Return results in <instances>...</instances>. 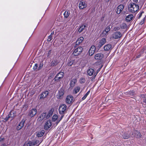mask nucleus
Returning <instances> with one entry per match:
<instances>
[{
  "instance_id": "obj_47",
  "label": "nucleus",
  "mask_w": 146,
  "mask_h": 146,
  "mask_svg": "<svg viewBox=\"0 0 146 146\" xmlns=\"http://www.w3.org/2000/svg\"><path fill=\"white\" fill-rule=\"evenodd\" d=\"M120 28L119 27H116L114 28V30L115 31H117L120 30Z\"/></svg>"
},
{
  "instance_id": "obj_12",
  "label": "nucleus",
  "mask_w": 146,
  "mask_h": 146,
  "mask_svg": "<svg viewBox=\"0 0 146 146\" xmlns=\"http://www.w3.org/2000/svg\"><path fill=\"white\" fill-rule=\"evenodd\" d=\"M64 90L63 89H60L58 92V94L57 95V98L58 99H61L62 98L64 94Z\"/></svg>"
},
{
  "instance_id": "obj_42",
  "label": "nucleus",
  "mask_w": 146,
  "mask_h": 146,
  "mask_svg": "<svg viewBox=\"0 0 146 146\" xmlns=\"http://www.w3.org/2000/svg\"><path fill=\"white\" fill-rule=\"evenodd\" d=\"M25 145H26V146H32L33 145L32 144V143L30 142L26 143Z\"/></svg>"
},
{
  "instance_id": "obj_41",
  "label": "nucleus",
  "mask_w": 146,
  "mask_h": 146,
  "mask_svg": "<svg viewBox=\"0 0 146 146\" xmlns=\"http://www.w3.org/2000/svg\"><path fill=\"white\" fill-rule=\"evenodd\" d=\"M80 82L81 83H84L85 82V78H82L80 79Z\"/></svg>"
},
{
  "instance_id": "obj_2",
  "label": "nucleus",
  "mask_w": 146,
  "mask_h": 146,
  "mask_svg": "<svg viewBox=\"0 0 146 146\" xmlns=\"http://www.w3.org/2000/svg\"><path fill=\"white\" fill-rule=\"evenodd\" d=\"M139 9L138 5L132 3L128 5V9L129 11L132 13H135Z\"/></svg>"
},
{
  "instance_id": "obj_37",
  "label": "nucleus",
  "mask_w": 146,
  "mask_h": 146,
  "mask_svg": "<svg viewBox=\"0 0 146 146\" xmlns=\"http://www.w3.org/2000/svg\"><path fill=\"white\" fill-rule=\"evenodd\" d=\"M120 28L122 29H125L127 27V25L125 23H122L121 24L120 26Z\"/></svg>"
},
{
  "instance_id": "obj_26",
  "label": "nucleus",
  "mask_w": 146,
  "mask_h": 146,
  "mask_svg": "<svg viewBox=\"0 0 146 146\" xmlns=\"http://www.w3.org/2000/svg\"><path fill=\"white\" fill-rule=\"evenodd\" d=\"M77 82V80L76 79H73L71 81L70 87L73 88L75 86V84Z\"/></svg>"
},
{
  "instance_id": "obj_6",
  "label": "nucleus",
  "mask_w": 146,
  "mask_h": 146,
  "mask_svg": "<svg viewBox=\"0 0 146 146\" xmlns=\"http://www.w3.org/2000/svg\"><path fill=\"white\" fill-rule=\"evenodd\" d=\"M37 113V110L35 108H33L30 110L28 113V115L31 117L35 116Z\"/></svg>"
},
{
  "instance_id": "obj_53",
  "label": "nucleus",
  "mask_w": 146,
  "mask_h": 146,
  "mask_svg": "<svg viewBox=\"0 0 146 146\" xmlns=\"http://www.w3.org/2000/svg\"><path fill=\"white\" fill-rule=\"evenodd\" d=\"M141 56L140 55H139L136 56V58H139Z\"/></svg>"
},
{
  "instance_id": "obj_58",
  "label": "nucleus",
  "mask_w": 146,
  "mask_h": 146,
  "mask_svg": "<svg viewBox=\"0 0 146 146\" xmlns=\"http://www.w3.org/2000/svg\"><path fill=\"white\" fill-rule=\"evenodd\" d=\"M145 74H146V72H145Z\"/></svg>"
},
{
  "instance_id": "obj_46",
  "label": "nucleus",
  "mask_w": 146,
  "mask_h": 146,
  "mask_svg": "<svg viewBox=\"0 0 146 146\" xmlns=\"http://www.w3.org/2000/svg\"><path fill=\"white\" fill-rule=\"evenodd\" d=\"M52 35H49L48 39V41L49 42L51 41V40H52Z\"/></svg>"
},
{
  "instance_id": "obj_29",
  "label": "nucleus",
  "mask_w": 146,
  "mask_h": 146,
  "mask_svg": "<svg viewBox=\"0 0 146 146\" xmlns=\"http://www.w3.org/2000/svg\"><path fill=\"white\" fill-rule=\"evenodd\" d=\"M75 63V60L72 59L69 60L67 63V65L69 66H71Z\"/></svg>"
},
{
  "instance_id": "obj_16",
  "label": "nucleus",
  "mask_w": 146,
  "mask_h": 146,
  "mask_svg": "<svg viewBox=\"0 0 146 146\" xmlns=\"http://www.w3.org/2000/svg\"><path fill=\"white\" fill-rule=\"evenodd\" d=\"M106 42V39L104 38H102L100 40L98 43V47L100 48Z\"/></svg>"
},
{
  "instance_id": "obj_54",
  "label": "nucleus",
  "mask_w": 146,
  "mask_h": 146,
  "mask_svg": "<svg viewBox=\"0 0 146 146\" xmlns=\"http://www.w3.org/2000/svg\"><path fill=\"white\" fill-rule=\"evenodd\" d=\"M133 1L135 3H137L138 1L137 0H133Z\"/></svg>"
},
{
  "instance_id": "obj_4",
  "label": "nucleus",
  "mask_w": 146,
  "mask_h": 146,
  "mask_svg": "<svg viewBox=\"0 0 146 146\" xmlns=\"http://www.w3.org/2000/svg\"><path fill=\"white\" fill-rule=\"evenodd\" d=\"M83 49L81 47H78L74 51L73 54L74 56H78L80 54L83 50Z\"/></svg>"
},
{
  "instance_id": "obj_28",
  "label": "nucleus",
  "mask_w": 146,
  "mask_h": 146,
  "mask_svg": "<svg viewBox=\"0 0 146 146\" xmlns=\"http://www.w3.org/2000/svg\"><path fill=\"white\" fill-rule=\"evenodd\" d=\"M42 140H41L40 142L38 140H35L32 142L33 145H35L37 144L39 145L42 142Z\"/></svg>"
},
{
  "instance_id": "obj_44",
  "label": "nucleus",
  "mask_w": 146,
  "mask_h": 146,
  "mask_svg": "<svg viewBox=\"0 0 146 146\" xmlns=\"http://www.w3.org/2000/svg\"><path fill=\"white\" fill-rule=\"evenodd\" d=\"M90 10L91 11V13H93L95 11V8L94 7H92L90 8Z\"/></svg>"
},
{
  "instance_id": "obj_8",
  "label": "nucleus",
  "mask_w": 146,
  "mask_h": 146,
  "mask_svg": "<svg viewBox=\"0 0 146 146\" xmlns=\"http://www.w3.org/2000/svg\"><path fill=\"white\" fill-rule=\"evenodd\" d=\"M86 6V4L84 1H81L80 2L79 4V7L80 9H83L85 8Z\"/></svg>"
},
{
  "instance_id": "obj_49",
  "label": "nucleus",
  "mask_w": 146,
  "mask_h": 146,
  "mask_svg": "<svg viewBox=\"0 0 146 146\" xmlns=\"http://www.w3.org/2000/svg\"><path fill=\"white\" fill-rule=\"evenodd\" d=\"M0 146H7V145H6V143H2L0 145Z\"/></svg>"
},
{
  "instance_id": "obj_1",
  "label": "nucleus",
  "mask_w": 146,
  "mask_h": 146,
  "mask_svg": "<svg viewBox=\"0 0 146 146\" xmlns=\"http://www.w3.org/2000/svg\"><path fill=\"white\" fill-rule=\"evenodd\" d=\"M67 106L65 104L61 105L59 108V112L61 115L60 118L58 121L57 123V124L62 119L64 114L66 113Z\"/></svg>"
},
{
  "instance_id": "obj_25",
  "label": "nucleus",
  "mask_w": 146,
  "mask_h": 146,
  "mask_svg": "<svg viewBox=\"0 0 146 146\" xmlns=\"http://www.w3.org/2000/svg\"><path fill=\"white\" fill-rule=\"evenodd\" d=\"M133 17V15H129L126 17L125 19L127 21L129 22L132 20Z\"/></svg>"
},
{
  "instance_id": "obj_36",
  "label": "nucleus",
  "mask_w": 146,
  "mask_h": 146,
  "mask_svg": "<svg viewBox=\"0 0 146 146\" xmlns=\"http://www.w3.org/2000/svg\"><path fill=\"white\" fill-rule=\"evenodd\" d=\"M53 113V111L52 110H50L47 114V116H46V119L48 118L49 117L51 116Z\"/></svg>"
},
{
  "instance_id": "obj_24",
  "label": "nucleus",
  "mask_w": 146,
  "mask_h": 146,
  "mask_svg": "<svg viewBox=\"0 0 146 146\" xmlns=\"http://www.w3.org/2000/svg\"><path fill=\"white\" fill-rule=\"evenodd\" d=\"M59 62V61L57 60H52L51 62V66H55Z\"/></svg>"
},
{
  "instance_id": "obj_56",
  "label": "nucleus",
  "mask_w": 146,
  "mask_h": 146,
  "mask_svg": "<svg viewBox=\"0 0 146 146\" xmlns=\"http://www.w3.org/2000/svg\"><path fill=\"white\" fill-rule=\"evenodd\" d=\"M54 34V32H52L51 33V34H50V35H53V34Z\"/></svg>"
},
{
  "instance_id": "obj_45",
  "label": "nucleus",
  "mask_w": 146,
  "mask_h": 146,
  "mask_svg": "<svg viewBox=\"0 0 146 146\" xmlns=\"http://www.w3.org/2000/svg\"><path fill=\"white\" fill-rule=\"evenodd\" d=\"M38 64H35V65L33 67V69L35 70L37 69H38Z\"/></svg>"
},
{
  "instance_id": "obj_32",
  "label": "nucleus",
  "mask_w": 146,
  "mask_h": 146,
  "mask_svg": "<svg viewBox=\"0 0 146 146\" xmlns=\"http://www.w3.org/2000/svg\"><path fill=\"white\" fill-rule=\"evenodd\" d=\"M141 96L143 102L146 104V94H142L141 95Z\"/></svg>"
},
{
  "instance_id": "obj_39",
  "label": "nucleus",
  "mask_w": 146,
  "mask_h": 146,
  "mask_svg": "<svg viewBox=\"0 0 146 146\" xmlns=\"http://www.w3.org/2000/svg\"><path fill=\"white\" fill-rule=\"evenodd\" d=\"M9 119H10V120H11V117L9 114L4 119V121H7Z\"/></svg>"
},
{
  "instance_id": "obj_19",
  "label": "nucleus",
  "mask_w": 146,
  "mask_h": 146,
  "mask_svg": "<svg viewBox=\"0 0 146 146\" xmlns=\"http://www.w3.org/2000/svg\"><path fill=\"white\" fill-rule=\"evenodd\" d=\"M113 48L112 45L110 44H108L104 47V49L105 51H108L111 50Z\"/></svg>"
},
{
  "instance_id": "obj_10",
  "label": "nucleus",
  "mask_w": 146,
  "mask_h": 146,
  "mask_svg": "<svg viewBox=\"0 0 146 146\" xmlns=\"http://www.w3.org/2000/svg\"><path fill=\"white\" fill-rule=\"evenodd\" d=\"M110 26H108L103 31L102 34L104 36L107 35L108 34V32L110 31Z\"/></svg>"
},
{
  "instance_id": "obj_43",
  "label": "nucleus",
  "mask_w": 146,
  "mask_h": 146,
  "mask_svg": "<svg viewBox=\"0 0 146 146\" xmlns=\"http://www.w3.org/2000/svg\"><path fill=\"white\" fill-rule=\"evenodd\" d=\"M43 66V64L42 63H40L39 67H38V70H40L42 68V67Z\"/></svg>"
},
{
  "instance_id": "obj_5",
  "label": "nucleus",
  "mask_w": 146,
  "mask_h": 146,
  "mask_svg": "<svg viewBox=\"0 0 146 146\" xmlns=\"http://www.w3.org/2000/svg\"><path fill=\"white\" fill-rule=\"evenodd\" d=\"M122 36L121 33L119 31L114 33L112 35L111 37L114 39H117L120 38Z\"/></svg>"
},
{
  "instance_id": "obj_33",
  "label": "nucleus",
  "mask_w": 146,
  "mask_h": 146,
  "mask_svg": "<svg viewBox=\"0 0 146 146\" xmlns=\"http://www.w3.org/2000/svg\"><path fill=\"white\" fill-rule=\"evenodd\" d=\"M70 11H66L64 14V15L65 18H67L70 15Z\"/></svg>"
},
{
  "instance_id": "obj_38",
  "label": "nucleus",
  "mask_w": 146,
  "mask_h": 146,
  "mask_svg": "<svg viewBox=\"0 0 146 146\" xmlns=\"http://www.w3.org/2000/svg\"><path fill=\"white\" fill-rule=\"evenodd\" d=\"M90 91H89L86 94L84 95V96L82 98V100H84L86 98L87 96H88V95L90 93Z\"/></svg>"
},
{
  "instance_id": "obj_40",
  "label": "nucleus",
  "mask_w": 146,
  "mask_h": 146,
  "mask_svg": "<svg viewBox=\"0 0 146 146\" xmlns=\"http://www.w3.org/2000/svg\"><path fill=\"white\" fill-rule=\"evenodd\" d=\"M58 118V117L57 115H54L52 117V121H55Z\"/></svg>"
},
{
  "instance_id": "obj_30",
  "label": "nucleus",
  "mask_w": 146,
  "mask_h": 146,
  "mask_svg": "<svg viewBox=\"0 0 146 146\" xmlns=\"http://www.w3.org/2000/svg\"><path fill=\"white\" fill-rule=\"evenodd\" d=\"M122 137L124 139H128L130 137L129 135L127 133H124L121 134Z\"/></svg>"
},
{
  "instance_id": "obj_23",
  "label": "nucleus",
  "mask_w": 146,
  "mask_h": 146,
  "mask_svg": "<svg viewBox=\"0 0 146 146\" xmlns=\"http://www.w3.org/2000/svg\"><path fill=\"white\" fill-rule=\"evenodd\" d=\"M86 26L85 25H82L80 26L78 32L79 33H80L82 31H84L85 32L86 30L85 29Z\"/></svg>"
},
{
  "instance_id": "obj_21",
  "label": "nucleus",
  "mask_w": 146,
  "mask_h": 146,
  "mask_svg": "<svg viewBox=\"0 0 146 146\" xmlns=\"http://www.w3.org/2000/svg\"><path fill=\"white\" fill-rule=\"evenodd\" d=\"M9 115L11 117V120H12L16 116V112L14 111H11L9 113Z\"/></svg>"
},
{
  "instance_id": "obj_11",
  "label": "nucleus",
  "mask_w": 146,
  "mask_h": 146,
  "mask_svg": "<svg viewBox=\"0 0 146 146\" xmlns=\"http://www.w3.org/2000/svg\"><path fill=\"white\" fill-rule=\"evenodd\" d=\"M25 122L24 119H23L22 121L20 122L18 125L17 127V129L19 130H20L24 126V124Z\"/></svg>"
},
{
  "instance_id": "obj_35",
  "label": "nucleus",
  "mask_w": 146,
  "mask_h": 146,
  "mask_svg": "<svg viewBox=\"0 0 146 146\" xmlns=\"http://www.w3.org/2000/svg\"><path fill=\"white\" fill-rule=\"evenodd\" d=\"M127 93V94L129 96H133L135 95V92L133 91H130L128 92Z\"/></svg>"
},
{
  "instance_id": "obj_3",
  "label": "nucleus",
  "mask_w": 146,
  "mask_h": 146,
  "mask_svg": "<svg viewBox=\"0 0 146 146\" xmlns=\"http://www.w3.org/2000/svg\"><path fill=\"white\" fill-rule=\"evenodd\" d=\"M64 76V73L63 72H60L57 74L55 76L54 79V81L57 82H59L60 81Z\"/></svg>"
},
{
  "instance_id": "obj_31",
  "label": "nucleus",
  "mask_w": 146,
  "mask_h": 146,
  "mask_svg": "<svg viewBox=\"0 0 146 146\" xmlns=\"http://www.w3.org/2000/svg\"><path fill=\"white\" fill-rule=\"evenodd\" d=\"M80 87L79 86H77L74 88V93L75 94H77L80 90Z\"/></svg>"
},
{
  "instance_id": "obj_9",
  "label": "nucleus",
  "mask_w": 146,
  "mask_h": 146,
  "mask_svg": "<svg viewBox=\"0 0 146 146\" xmlns=\"http://www.w3.org/2000/svg\"><path fill=\"white\" fill-rule=\"evenodd\" d=\"M52 125L51 121L50 120H48L45 123L44 128L45 129H48Z\"/></svg>"
},
{
  "instance_id": "obj_34",
  "label": "nucleus",
  "mask_w": 146,
  "mask_h": 146,
  "mask_svg": "<svg viewBox=\"0 0 146 146\" xmlns=\"http://www.w3.org/2000/svg\"><path fill=\"white\" fill-rule=\"evenodd\" d=\"M44 131L38 132L37 133V135L38 137H41L44 135Z\"/></svg>"
},
{
  "instance_id": "obj_48",
  "label": "nucleus",
  "mask_w": 146,
  "mask_h": 146,
  "mask_svg": "<svg viewBox=\"0 0 146 146\" xmlns=\"http://www.w3.org/2000/svg\"><path fill=\"white\" fill-rule=\"evenodd\" d=\"M4 137H0V141L2 142V141L4 140Z\"/></svg>"
},
{
  "instance_id": "obj_51",
  "label": "nucleus",
  "mask_w": 146,
  "mask_h": 146,
  "mask_svg": "<svg viewBox=\"0 0 146 146\" xmlns=\"http://www.w3.org/2000/svg\"><path fill=\"white\" fill-rule=\"evenodd\" d=\"M144 22V20H143V21H141L140 23V25H142L143 23Z\"/></svg>"
},
{
  "instance_id": "obj_20",
  "label": "nucleus",
  "mask_w": 146,
  "mask_h": 146,
  "mask_svg": "<svg viewBox=\"0 0 146 146\" xmlns=\"http://www.w3.org/2000/svg\"><path fill=\"white\" fill-rule=\"evenodd\" d=\"M49 93V92L48 91H44L41 94L40 99H44L48 96Z\"/></svg>"
},
{
  "instance_id": "obj_15",
  "label": "nucleus",
  "mask_w": 146,
  "mask_h": 146,
  "mask_svg": "<svg viewBox=\"0 0 146 146\" xmlns=\"http://www.w3.org/2000/svg\"><path fill=\"white\" fill-rule=\"evenodd\" d=\"M96 50V48L94 46H92L90 47L89 51V55L90 56H92L95 52Z\"/></svg>"
},
{
  "instance_id": "obj_14",
  "label": "nucleus",
  "mask_w": 146,
  "mask_h": 146,
  "mask_svg": "<svg viewBox=\"0 0 146 146\" xmlns=\"http://www.w3.org/2000/svg\"><path fill=\"white\" fill-rule=\"evenodd\" d=\"M87 72L88 75L90 76L93 75H94L95 76H96L97 75V74H96L95 73V71L94 69L92 68L89 69L87 70Z\"/></svg>"
},
{
  "instance_id": "obj_18",
  "label": "nucleus",
  "mask_w": 146,
  "mask_h": 146,
  "mask_svg": "<svg viewBox=\"0 0 146 146\" xmlns=\"http://www.w3.org/2000/svg\"><path fill=\"white\" fill-rule=\"evenodd\" d=\"M124 8L123 5H119L117 7V11L116 13L117 14H119L122 11Z\"/></svg>"
},
{
  "instance_id": "obj_59",
  "label": "nucleus",
  "mask_w": 146,
  "mask_h": 146,
  "mask_svg": "<svg viewBox=\"0 0 146 146\" xmlns=\"http://www.w3.org/2000/svg\"><path fill=\"white\" fill-rule=\"evenodd\" d=\"M24 146H26V145H24Z\"/></svg>"
},
{
  "instance_id": "obj_7",
  "label": "nucleus",
  "mask_w": 146,
  "mask_h": 146,
  "mask_svg": "<svg viewBox=\"0 0 146 146\" xmlns=\"http://www.w3.org/2000/svg\"><path fill=\"white\" fill-rule=\"evenodd\" d=\"M73 97L70 95L68 96L66 99V103L69 104H72L73 102Z\"/></svg>"
},
{
  "instance_id": "obj_57",
  "label": "nucleus",
  "mask_w": 146,
  "mask_h": 146,
  "mask_svg": "<svg viewBox=\"0 0 146 146\" xmlns=\"http://www.w3.org/2000/svg\"><path fill=\"white\" fill-rule=\"evenodd\" d=\"M107 0V1H110V0Z\"/></svg>"
},
{
  "instance_id": "obj_17",
  "label": "nucleus",
  "mask_w": 146,
  "mask_h": 146,
  "mask_svg": "<svg viewBox=\"0 0 146 146\" xmlns=\"http://www.w3.org/2000/svg\"><path fill=\"white\" fill-rule=\"evenodd\" d=\"M132 135H133L134 137H135L137 138H140L141 136L140 133L136 130H135L133 132Z\"/></svg>"
},
{
  "instance_id": "obj_52",
  "label": "nucleus",
  "mask_w": 146,
  "mask_h": 146,
  "mask_svg": "<svg viewBox=\"0 0 146 146\" xmlns=\"http://www.w3.org/2000/svg\"><path fill=\"white\" fill-rule=\"evenodd\" d=\"M143 13V12H142L139 15V18L142 15V14Z\"/></svg>"
},
{
  "instance_id": "obj_22",
  "label": "nucleus",
  "mask_w": 146,
  "mask_h": 146,
  "mask_svg": "<svg viewBox=\"0 0 146 146\" xmlns=\"http://www.w3.org/2000/svg\"><path fill=\"white\" fill-rule=\"evenodd\" d=\"M47 116V113H43L41 114L40 116L38 118L39 121H41L43 119L45 118L46 119V116Z\"/></svg>"
},
{
  "instance_id": "obj_50",
  "label": "nucleus",
  "mask_w": 146,
  "mask_h": 146,
  "mask_svg": "<svg viewBox=\"0 0 146 146\" xmlns=\"http://www.w3.org/2000/svg\"><path fill=\"white\" fill-rule=\"evenodd\" d=\"M51 50H50L48 52V56H49V55H50V54H51Z\"/></svg>"
},
{
  "instance_id": "obj_55",
  "label": "nucleus",
  "mask_w": 146,
  "mask_h": 146,
  "mask_svg": "<svg viewBox=\"0 0 146 146\" xmlns=\"http://www.w3.org/2000/svg\"><path fill=\"white\" fill-rule=\"evenodd\" d=\"M102 68V66L99 69H98V70H97V72H98L100 70V69Z\"/></svg>"
},
{
  "instance_id": "obj_13",
  "label": "nucleus",
  "mask_w": 146,
  "mask_h": 146,
  "mask_svg": "<svg viewBox=\"0 0 146 146\" xmlns=\"http://www.w3.org/2000/svg\"><path fill=\"white\" fill-rule=\"evenodd\" d=\"M104 57V55L102 53L96 54L95 56V58L97 60H101Z\"/></svg>"
},
{
  "instance_id": "obj_27",
  "label": "nucleus",
  "mask_w": 146,
  "mask_h": 146,
  "mask_svg": "<svg viewBox=\"0 0 146 146\" xmlns=\"http://www.w3.org/2000/svg\"><path fill=\"white\" fill-rule=\"evenodd\" d=\"M84 40V38L82 37H80L78 38L76 42V44L77 45H79L80 43L82 42Z\"/></svg>"
}]
</instances>
